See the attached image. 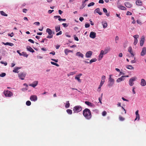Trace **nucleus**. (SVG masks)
<instances>
[{
    "label": "nucleus",
    "instance_id": "obj_1",
    "mask_svg": "<svg viewBox=\"0 0 146 146\" xmlns=\"http://www.w3.org/2000/svg\"><path fill=\"white\" fill-rule=\"evenodd\" d=\"M83 114L84 116L87 119H89L92 117V115L91 111L88 108H86L83 110Z\"/></svg>",
    "mask_w": 146,
    "mask_h": 146
},
{
    "label": "nucleus",
    "instance_id": "obj_2",
    "mask_svg": "<svg viewBox=\"0 0 146 146\" xmlns=\"http://www.w3.org/2000/svg\"><path fill=\"white\" fill-rule=\"evenodd\" d=\"M112 75H110L108 79V86L110 88L113 86L114 84V79L111 78Z\"/></svg>",
    "mask_w": 146,
    "mask_h": 146
},
{
    "label": "nucleus",
    "instance_id": "obj_3",
    "mask_svg": "<svg viewBox=\"0 0 146 146\" xmlns=\"http://www.w3.org/2000/svg\"><path fill=\"white\" fill-rule=\"evenodd\" d=\"M82 108L80 106H75L73 108V111L74 113H78L82 110Z\"/></svg>",
    "mask_w": 146,
    "mask_h": 146
},
{
    "label": "nucleus",
    "instance_id": "obj_4",
    "mask_svg": "<svg viewBox=\"0 0 146 146\" xmlns=\"http://www.w3.org/2000/svg\"><path fill=\"white\" fill-rule=\"evenodd\" d=\"M137 78L136 76L132 77L129 79V85L130 86H132L134 84V81L136 80Z\"/></svg>",
    "mask_w": 146,
    "mask_h": 146
},
{
    "label": "nucleus",
    "instance_id": "obj_5",
    "mask_svg": "<svg viewBox=\"0 0 146 146\" xmlns=\"http://www.w3.org/2000/svg\"><path fill=\"white\" fill-rule=\"evenodd\" d=\"M4 94L5 96L6 97H10L13 96V93L8 90L4 91Z\"/></svg>",
    "mask_w": 146,
    "mask_h": 146
},
{
    "label": "nucleus",
    "instance_id": "obj_6",
    "mask_svg": "<svg viewBox=\"0 0 146 146\" xmlns=\"http://www.w3.org/2000/svg\"><path fill=\"white\" fill-rule=\"evenodd\" d=\"M26 76V74L23 72H21L18 74L19 77L22 80H24Z\"/></svg>",
    "mask_w": 146,
    "mask_h": 146
},
{
    "label": "nucleus",
    "instance_id": "obj_7",
    "mask_svg": "<svg viewBox=\"0 0 146 146\" xmlns=\"http://www.w3.org/2000/svg\"><path fill=\"white\" fill-rule=\"evenodd\" d=\"M93 52L91 51L87 52L85 54V56L87 58H90L92 55Z\"/></svg>",
    "mask_w": 146,
    "mask_h": 146
},
{
    "label": "nucleus",
    "instance_id": "obj_8",
    "mask_svg": "<svg viewBox=\"0 0 146 146\" xmlns=\"http://www.w3.org/2000/svg\"><path fill=\"white\" fill-rule=\"evenodd\" d=\"M37 99V97L36 95H32L30 96V100L31 101H35Z\"/></svg>",
    "mask_w": 146,
    "mask_h": 146
},
{
    "label": "nucleus",
    "instance_id": "obj_9",
    "mask_svg": "<svg viewBox=\"0 0 146 146\" xmlns=\"http://www.w3.org/2000/svg\"><path fill=\"white\" fill-rule=\"evenodd\" d=\"M144 41L145 38L143 36L141 38L140 42V46H142L143 45Z\"/></svg>",
    "mask_w": 146,
    "mask_h": 146
},
{
    "label": "nucleus",
    "instance_id": "obj_10",
    "mask_svg": "<svg viewBox=\"0 0 146 146\" xmlns=\"http://www.w3.org/2000/svg\"><path fill=\"white\" fill-rule=\"evenodd\" d=\"M96 34L95 32L92 31L90 33V37L91 38H94L96 37Z\"/></svg>",
    "mask_w": 146,
    "mask_h": 146
},
{
    "label": "nucleus",
    "instance_id": "obj_11",
    "mask_svg": "<svg viewBox=\"0 0 146 146\" xmlns=\"http://www.w3.org/2000/svg\"><path fill=\"white\" fill-rule=\"evenodd\" d=\"M96 60H97V59H96V58H93V59H92L91 60H90L89 62H88L86 61H85V60H83V62H84V63L85 64H86V63L88 64L89 63L90 64H91L93 62H96Z\"/></svg>",
    "mask_w": 146,
    "mask_h": 146
},
{
    "label": "nucleus",
    "instance_id": "obj_12",
    "mask_svg": "<svg viewBox=\"0 0 146 146\" xmlns=\"http://www.w3.org/2000/svg\"><path fill=\"white\" fill-rule=\"evenodd\" d=\"M125 6L128 8H131L132 6V5L130 3L128 2H125Z\"/></svg>",
    "mask_w": 146,
    "mask_h": 146
},
{
    "label": "nucleus",
    "instance_id": "obj_13",
    "mask_svg": "<svg viewBox=\"0 0 146 146\" xmlns=\"http://www.w3.org/2000/svg\"><path fill=\"white\" fill-rule=\"evenodd\" d=\"M146 54V48L144 47L141 53V56H144Z\"/></svg>",
    "mask_w": 146,
    "mask_h": 146
},
{
    "label": "nucleus",
    "instance_id": "obj_14",
    "mask_svg": "<svg viewBox=\"0 0 146 146\" xmlns=\"http://www.w3.org/2000/svg\"><path fill=\"white\" fill-rule=\"evenodd\" d=\"M38 84V81H35L33 82L32 84H29V86H32L33 88H35L36 86Z\"/></svg>",
    "mask_w": 146,
    "mask_h": 146
},
{
    "label": "nucleus",
    "instance_id": "obj_15",
    "mask_svg": "<svg viewBox=\"0 0 146 146\" xmlns=\"http://www.w3.org/2000/svg\"><path fill=\"white\" fill-rule=\"evenodd\" d=\"M140 84L141 85L143 86H145L146 85V82L145 80L143 79H141Z\"/></svg>",
    "mask_w": 146,
    "mask_h": 146
},
{
    "label": "nucleus",
    "instance_id": "obj_16",
    "mask_svg": "<svg viewBox=\"0 0 146 146\" xmlns=\"http://www.w3.org/2000/svg\"><path fill=\"white\" fill-rule=\"evenodd\" d=\"M94 13H98L99 15H101L102 14V13L100 12V9L99 8L96 9L94 12Z\"/></svg>",
    "mask_w": 146,
    "mask_h": 146
},
{
    "label": "nucleus",
    "instance_id": "obj_17",
    "mask_svg": "<svg viewBox=\"0 0 146 146\" xmlns=\"http://www.w3.org/2000/svg\"><path fill=\"white\" fill-rule=\"evenodd\" d=\"M128 51L130 52L131 55L132 57H133L134 56L132 51V48L131 47L129 46L128 49Z\"/></svg>",
    "mask_w": 146,
    "mask_h": 146
},
{
    "label": "nucleus",
    "instance_id": "obj_18",
    "mask_svg": "<svg viewBox=\"0 0 146 146\" xmlns=\"http://www.w3.org/2000/svg\"><path fill=\"white\" fill-rule=\"evenodd\" d=\"M27 49L28 51L31 52L33 53L35 52V51L29 46H28L27 47Z\"/></svg>",
    "mask_w": 146,
    "mask_h": 146
},
{
    "label": "nucleus",
    "instance_id": "obj_19",
    "mask_svg": "<svg viewBox=\"0 0 146 146\" xmlns=\"http://www.w3.org/2000/svg\"><path fill=\"white\" fill-rule=\"evenodd\" d=\"M124 80L123 76H122L121 77L118 78L116 80V82H119Z\"/></svg>",
    "mask_w": 146,
    "mask_h": 146
},
{
    "label": "nucleus",
    "instance_id": "obj_20",
    "mask_svg": "<svg viewBox=\"0 0 146 146\" xmlns=\"http://www.w3.org/2000/svg\"><path fill=\"white\" fill-rule=\"evenodd\" d=\"M103 52H104L103 50H101L99 56V60H101V59L103 58V54H104Z\"/></svg>",
    "mask_w": 146,
    "mask_h": 146
},
{
    "label": "nucleus",
    "instance_id": "obj_21",
    "mask_svg": "<svg viewBox=\"0 0 146 146\" xmlns=\"http://www.w3.org/2000/svg\"><path fill=\"white\" fill-rule=\"evenodd\" d=\"M117 7L118 8L122 10H125L127 9L125 7L121 5H118Z\"/></svg>",
    "mask_w": 146,
    "mask_h": 146
},
{
    "label": "nucleus",
    "instance_id": "obj_22",
    "mask_svg": "<svg viewBox=\"0 0 146 146\" xmlns=\"http://www.w3.org/2000/svg\"><path fill=\"white\" fill-rule=\"evenodd\" d=\"M2 43L5 45H9L11 46H12L14 45V44L12 43L7 42L6 43H5L4 42H2Z\"/></svg>",
    "mask_w": 146,
    "mask_h": 146
},
{
    "label": "nucleus",
    "instance_id": "obj_23",
    "mask_svg": "<svg viewBox=\"0 0 146 146\" xmlns=\"http://www.w3.org/2000/svg\"><path fill=\"white\" fill-rule=\"evenodd\" d=\"M46 32L48 33L49 35H51L52 34V31L50 29H47Z\"/></svg>",
    "mask_w": 146,
    "mask_h": 146
},
{
    "label": "nucleus",
    "instance_id": "obj_24",
    "mask_svg": "<svg viewBox=\"0 0 146 146\" xmlns=\"http://www.w3.org/2000/svg\"><path fill=\"white\" fill-rule=\"evenodd\" d=\"M136 4L138 6H141L142 5V2L141 1L137 0L135 2Z\"/></svg>",
    "mask_w": 146,
    "mask_h": 146
},
{
    "label": "nucleus",
    "instance_id": "obj_25",
    "mask_svg": "<svg viewBox=\"0 0 146 146\" xmlns=\"http://www.w3.org/2000/svg\"><path fill=\"white\" fill-rule=\"evenodd\" d=\"M76 55L80 57L81 58H83L84 56L83 54L81 53L80 52H78L76 53Z\"/></svg>",
    "mask_w": 146,
    "mask_h": 146
},
{
    "label": "nucleus",
    "instance_id": "obj_26",
    "mask_svg": "<svg viewBox=\"0 0 146 146\" xmlns=\"http://www.w3.org/2000/svg\"><path fill=\"white\" fill-rule=\"evenodd\" d=\"M21 68L17 67H15L14 68V70H13V72H14L17 73H18L19 72L18 71V70L19 69H20Z\"/></svg>",
    "mask_w": 146,
    "mask_h": 146
},
{
    "label": "nucleus",
    "instance_id": "obj_27",
    "mask_svg": "<svg viewBox=\"0 0 146 146\" xmlns=\"http://www.w3.org/2000/svg\"><path fill=\"white\" fill-rule=\"evenodd\" d=\"M103 12L104 13H106V14L107 16L109 17L110 16V13H107L108 11L105 8H103Z\"/></svg>",
    "mask_w": 146,
    "mask_h": 146
},
{
    "label": "nucleus",
    "instance_id": "obj_28",
    "mask_svg": "<svg viewBox=\"0 0 146 146\" xmlns=\"http://www.w3.org/2000/svg\"><path fill=\"white\" fill-rule=\"evenodd\" d=\"M85 103L88 105L90 107H92L93 106V104L91 103L88 102V101H86L85 102Z\"/></svg>",
    "mask_w": 146,
    "mask_h": 146
},
{
    "label": "nucleus",
    "instance_id": "obj_29",
    "mask_svg": "<svg viewBox=\"0 0 146 146\" xmlns=\"http://www.w3.org/2000/svg\"><path fill=\"white\" fill-rule=\"evenodd\" d=\"M64 52L65 54L66 55H67L68 54V53L70 52H73L72 51L68 50V49H66L64 50Z\"/></svg>",
    "mask_w": 146,
    "mask_h": 146
},
{
    "label": "nucleus",
    "instance_id": "obj_30",
    "mask_svg": "<svg viewBox=\"0 0 146 146\" xmlns=\"http://www.w3.org/2000/svg\"><path fill=\"white\" fill-rule=\"evenodd\" d=\"M104 81H102V80L101 81V82L100 83V85L99 86L98 88V89H100L99 90V92H100L101 90V88L102 86L104 84Z\"/></svg>",
    "mask_w": 146,
    "mask_h": 146
},
{
    "label": "nucleus",
    "instance_id": "obj_31",
    "mask_svg": "<svg viewBox=\"0 0 146 146\" xmlns=\"http://www.w3.org/2000/svg\"><path fill=\"white\" fill-rule=\"evenodd\" d=\"M110 50V48H106L104 51L103 50V52L104 54H107L109 51Z\"/></svg>",
    "mask_w": 146,
    "mask_h": 146
},
{
    "label": "nucleus",
    "instance_id": "obj_32",
    "mask_svg": "<svg viewBox=\"0 0 146 146\" xmlns=\"http://www.w3.org/2000/svg\"><path fill=\"white\" fill-rule=\"evenodd\" d=\"M126 67L129 69L133 70L134 69V67L131 65H127L126 66Z\"/></svg>",
    "mask_w": 146,
    "mask_h": 146
},
{
    "label": "nucleus",
    "instance_id": "obj_33",
    "mask_svg": "<svg viewBox=\"0 0 146 146\" xmlns=\"http://www.w3.org/2000/svg\"><path fill=\"white\" fill-rule=\"evenodd\" d=\"M55 29L56 31V32L59 31L60 30V27L59 25L55 27Z\"/></svg>",
    "mask_w": 146,
    "mask_h": 146
},
{
    "label": "nucleus",
    "instance_id": "obj_34",
    "mask_svg": "<svg viewBox=\"0 0 146 146\" xmlns=\"http://www.w3.org/2000/svg\"><path fill=\"white\" fill-rule=\"evenodd\" d=\"M102 24L103 25V27L104 28H106L107 27V23L106 22H102Z\"/></svg>",
    "mask_w": 146,
    "mask_h": 146
},
{
    "label": "nucleus",
    "instance_id": "obj_35",
    "mask_svg": "<svg viewBox=\"0 0 146 146\" xmlns=\"http://www.w3.org/2000/svg\"><path fill=\"white\" fill-rule=\"evenodd\" d=\"M70 106V104L69 103V101H67L66 102V104L65 105V107L66 108H68Z\"/></svg>",
    "mask_w": 146,
    "mask_h": 146
},
{
    "label": "nucleus",
    "instance_id": "obj_36",
    "mask_svg": "<svg viewBox=\"0 0 146 146\" xmlns=\"http://www.w3.org/2000/svg\"><path fill=\"white\" fill-rule=\"evenodd\" d=\"M22 56H23L27 58L28 56V55L27 54V53L24 52H22Z\"/></svg>",
    "mask_w": 146,
    "mask_h": 146
},
{
    "label": "nucleus",
    "instance_id": "obj_37",
    "mask_svg": "<svg viewBox=\"0 0 146 146\" xmlns=\"http://www.w3.org/2000/svg\"><path fill=\"white\" fill-rule=\"evenodd\" d=\"M0 13L1 14V15L3 16H7L8 15L7 14L5 13L3 11H0Z\"/></svg>",
    "mask_w": 146,
    "mask_h": 146
},
{
    "label": "nucleus",
    "instance_id": "obj_38",
    "mask_svg": "<svg viewBox=\"0 0 146 146\" xmlns=\"http://www.w3.org/2000/svg\"><path fill=\"white\" fill-rule=\"evenodd\" d=\"M66 112L69 114H71L72 113V111L70 109L67 110Z\"/></svg>",
    "mask_w": 146,
    "mask_h": 146
},
{
    "label": "nucleus",
    "instance_id": "obj_39",
    "mask_svg": "<svg viewBox=\"0 0 146 146\" xmlns=\"http://www.w3.org/2000/svg\"><path fill=\"white\" fill-rule=\"evenodd\" d=\"M80 77L77 76H76L75 77V79L77 80L79 82H81V80L80 79Z\"/></svg>",
    "mask_w": 146,
    "mask_h": 146
},
{
    "label": "nucleus",
    "instance_id": "obj_40",
    "mask_svg": "<svg viewBox=\"0 0 146 146\" xmlns=\"http://www.w3.org/2000/svg\"><path fill=\"white\" fill-rule=\"evenodd\" d=\"M50 63L52 64L55 65L56 66H57L58 67L59 66V65L58 64L55 63L54 62H50Z\"/></svg>",
    "mask_w": 146,
    "mask_h": 146
},
{
    "label": "nucleus",
    "instance_id": "obj_41",
    "mask_svg": "<svg viewBox=\"0 0 146 146\" xmlns=\"http://www.w3.org/2000/svg\"><path fill=\"white\" fill-rule=\"evenodd\" d=\"M31 104V102L29 101H27L26 102V104L27 106H29Z\"/></svg>",
    "mask_w": 146,
    "mask_h": 146
},
{
    "label": "nucleus",
    "instance_id": "obj_42",
    "mask_svg": "<svg viewBox=\"0 0 146 146\" xmlns=\"http://www.w3.org/2000/svg\"><path fill=\"white\" fill-rule=\"evenodd\" d=\"M6 76V74L5 73H2L1 74H0V76L1 77H4Z\"/></svg>",
    "mask_w": 146,
    "mask_h": 146
},
{
    "label": "nucleus",
    "instance_id": "obj_43",
    "mask_svg": "<svg viewBox=\"0 0 146 146\" xmlns=\"http://www.w3.org/2000/svg\"><path fill=\"white\" fill-rule=\"evenodd\" d=\"M95 4L94 2H91L88 5V7H89L92 6H93Z\"/></svg>",
    "mask_w": 146,
    "mask_h": 146
},
{
    "label": "nucleus",
    "instance_id": "obj_44",
    "mask_svg": "<svg viewBox=\"0 0 146 146\" xmlns=\"http://www.w3.org/2000/svg\"><path fill=\"white\" fill-rule=\"evenodd\" d=\"M119 120L121 121H123L125 119L123 117L120 115L119 116Z\"/></svg>",
    "mask_w": 146,
    "mask_h": 146
},
{
    "label": "nucleus",
    "instance_id": "obj_45",
    "mask_svg": "<svg viewBox=\"0 0 146 146\" xmlns=\"http://www.w3.org/2000/svg\"><path fill=\"white\" fill-rule=\"evenodd\" d=\"M75 73H76V72H70L69 73V74H68V76H70V75H73L75 74Z\"/></svg>",
    "mask_w": 146,
    "mask_h": 146
},
{
    "label": "nucleus",
    "instance_id": "obj_46",
    "mask_svg": "<svg viewBox=\"0 0 146 146\" xmlns=\"http://www.w3.org/2000/svg\"><path fill=\"white\" fill-rule=\"evenodd\" d=\"M138 42L137 39H134L133 44L135 45Z\"/></svg>",
    "mask_w": 146,
    "mask_h": 146
},
{
    "label": "nucleus",
    "instance_id": "obj_47",
    "mask_svg": "<svg viewBox=\"0 0 146 146\" xmlns=\"http://www.w3.org/2000/svg\"><path fill=\"white\" fill-rule=\"evenodd\" d=\"M138 119V120L140 119V116L139 115H136V117L135 119V121L136 120Z\"/></svg>",
    "mask_w": 146,
    "mask_h": 146
},
{
    "label": "nucleus",
    "instance_id": "obj_48",
    "mask_svg": "<svg viewBox=\"0 0 146 146\" xmlns=\"http://www.w3.org/2000/svg\"><path fill=\"white\" fill-rule=\"evenodd\" d=\"M85 2H84V1L82 2V7L80 8V9H83L85 6L86 4H85Z\"/></svg>",
    "mask_w": 146,
    "mask_h": 146
},
{
    "label": "nucleus",
    "instance_id": "obj_49",
    "mask_svg": "<svg viewBox=\"0 0 146 146\" xmlns=\"http://www.w3.org/2000/svg\"><path fill=\"white\" fill-rule=\"evenodd\" d=\"M133 37L134 38V39H137V38L139 37V36L138 35H134Z\"/></svg>",
    "mask_w": 146,
    "mask_h": 146
},
{
    "label": "nucleus",
    "instance_id": "obj_50",
    "mask_svg": "<svg viewBox=\"0 0 146 146\" xmlns=\"http://www.w3.org/2000/svg\"><path fill=\"white\" fill-rule=\"evenodd\" d=\"M48 35L46 38H52L53 35Z\"/></svg>",
    "mask_w": 146,
    "mask_h": 146
},
{
    "label": "nucleus",
    "instance_id": "obj_51",
    "mask_svg": "<svg viewBox=\"0 0 146 146\" xmlns=\"http://www.w3.org/2000/svg\"><path fill=\"white\" fill-rule=\"evenodd\" d=\"M107 113L105 111H104L102 112V115L103 116H105L106 115Z\"/></svg>",
    "mask_w": 146,
    "mask_h": 146
},
{
    "label": "nucleus",
    "instance_id": "obj_52",
    "mask_svg": "<svg viewBox=\"0 0 146 146\" xmlns=\"http://www.w3.org/2000/svg\"><path fill=\"white\" fill-rule=\"evenodd\" d=\"M90 26V25L89 23H86L85 24V27L86 28L89 27Z\"/></svg>",
    "mask_w": 146,
    "mask_h": 146
},
{
    "label": "nucleus",
    "instance_id": "obj_53",
    "mask_svg": "<svg viewBox=\"0 0 146 146\" xmlns=\"http://www.w3.org/2000/svg\"><path fill=\"white\" fill-rule=\"evenodd\" d=\"M106 79V77L105 76L103 75L102 77V81H104Z\"/></svg>",
    "mask_w": 146,
    "mask_h": 146
},
{
    "label": "nucleus",
    "instance_id": "obj_54",
    "mask_svg": "<svg viewBox=\"0 0 146 146\" xmlns=\"http://www.w3.org/2000/svg\"><path fill=\"white\" fill-rule=\"evenodd\" d=\"M62 25H63V26L64 27H66L68 26V25H67L66 23H63L62 24Z\"/></svg>",
    "mask_w": 146,
    "mask_h": 146
},
{
    "label": "nucleus",
    "instance_id": "obj_55",
    "mask_svg": "<svg viewBox=\"0 0 146 146\" xmlns=\"http://www.w3.org/2000/svg\"><path fill=\"white\" fill-rule=\"evenodd\" d=\"M14 35V34L13 32H12L11 33V34H8V36H11V37H12V36H13Z\"/></svg>",
    "mask_w": 146,
    "mask_h": 146
},
{
    "label": "nucleus",
    "instance_id": "obj_56",
    "mask_svg": "<svg viewBox=\"0 0 146 146\" xmlns=\"http://www.w3.org/2000/svg\"><path fill=\"white\" fill-rule=\"evenodd\" d=\"M62 31H59V32L56 33V35L58 36L59 35H60L62 34Z\"/></svg>",
    "mask_w": 146,
    "mask_h": 146
},
{
    "label": "nucleus",
    "instance_id": "obj_57",
    "mask_svg": "<svg viewBox=\"0 0 146 146\" xmlns=\"http://www.w3.org/2000/svg\"><path fill=\"white\" fill-rule=\"evenodd\" d=\"M58 20L59 21H65L66 20V19H62L61 18L58 19Z\"/></svg>",
    "mask_w": 146,
    "mask_h": 146
},
{
    "label": "nucleus",
    "instance_id": "obj_58",
    "mask_svg": "<svg viewBox=\"0 0 146 146\" xmlns=\"http://www.w3.org/2000/svg\"><path fill=\"white\" fill-rule=\"evenodd\" d=\"M34 24L36 25L39 26L40 25V23L38 22H35L34 23Z\"/></svg>",
    "mask_w": 146,
    "mask_h": 146
},
{
    "label": "nucleus",
    "instance_id": "obj_59",
    "mask_svg": "<svg viewBox=\"0 0 146 146\" xmlns=\"http://www.w3.org/2000/svg\"><path fill=\"white\" fill-rule=\"evenodd\" d=\"M27 11V10L26 9H23V13H26Z\"/></svg>",
    "mask_w": 146,
    "mask_h": 146
},
{
    "label": "nucleus",
    "instance_id": "obj_60",
    "mask_svg": "<svg viewBox=\"0 0 146 146\" xmlns=\"http://www.w3.org/2000/svg\"><path fill=\"white\" fill-rule=\"evenodd\" d=\"M28 41L29 42H31V43H34V41L33 40H32V39H29L28 40Z\"/></svg>",
    "mask_w": 146,
    "mask_h": 146
},
{
    "label": "nucleus",
    "instance_id": "obj_61",
    "mask_svg": "<svg viewBox=\"0 0 146 146\" xmlns=\"http://www.w3.org/2000/svg\"><path fill=\"white\" fill-rule=\"evenodd\" d=\"M135 87H133V89H132V92L133 94H135L136 92L135 91Z\"/></svg>",
    "mask_w": 146,
    "mask_h": 146
},
{
    "label": "nucleus",
    "instance_id": "obj_62",
    "mask_svg": "<svg viewBox=\"0 0 146 146\" xmlns=\"http://www.w3.org/2000/svg\"><path fill=\"white\" fill-rule=\"evenodd\" d=\"M53 11H54V10H49L48 11V13L49 14H50L52 13Z\"/></svg>",
    "mask_w": 146,
    "mask_h": 146
},
{
    "label": "nucleus",
    "instance_id": "obj_63",
    "mask_svg": "<svg viewBox=\"0 0 146 146\" xmlns=\"http://www.w3.org/2000/svg\"><path fill=\"white\" fill-rule=\"evenodd\" d=\"M54 18L55 19H57L58 18V19L60 18V17L59 16H54Z\"/></svg>",
    "mask_w": 146,
    "mask_h": 146
},
{
    "label": "nucleus",
    "instance_id": "obj_64",
    "mask_svg": "<svg viewBox=\"0 0 146 146\" xmlns=\"http://www.w3.org/2000/svg\"><path fill=\"white\" fill-rule=\"evenodd\" d=\"M126 15H132V13L131 12H129V11L127 12L126 13Z\"/></svg>",
    "mask_w": 146,
    "mask_h": 146
}]
</instances>
